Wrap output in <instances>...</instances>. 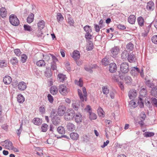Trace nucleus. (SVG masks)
Masks as SVG:
<instances>
[{
    "mask_svg": "<svg viewBox=\"0 0 157 157\" xmlns=\"http://www.w3.org/2000/svg\"><path fill=\"white\" fill-rule=\"evenodd\" d=\"M129 66L127 63L124 62L122 63L120 66V71L122 73H119V76L121 79H123L125 76V75L123 74L127 73L129 70Z\"/></svg>",
    "mask_w": 157,
    "mask_h": 157,
    "instance_id": "f257e3e1",
    "label": "nucleus"
},
{
    "mask_svg": "<svg viewBox=\"0 0 157 157\" xmlns=\"http://www.w3.org/2000/svg\"><path fill=\"white\" fill-rule=\"evenodd\" d=\"M75 112L74 110L69 109H67L64 115V119L66 121H71L75 117Z\"/></svg>",
    "mask_w": 157,
    "mask_h": 157,
    "instance_id": "f03ea898",
    "label": "nucleus"
},
{
    "mask_svg": "<svg viewBox=\"0 0 157 157\" xmlns=\"http://www.w3.org/2000/svg\"><path fill=\"white\" fill-rule=\"evenodd\" d=\"M83 95L82 94L81 91L79 89L78 90V93L80 100L82 101H86L87 100V95L86 89L85 88H82Z\"/></svg>",
    "mask_w": 157,
    "mask_h": 157,
    "instance_id": "7ed1b4c3",
    "label": "nucleus"
},
{
    "mask_svg": "<svg viewBox=\"0 0 157 157\" xmlns=\"http://www.w3.org/2000/svg\"><path fill=\"white\" fill-rule=\"evenodd\" d=\"M9 20L10 23L13 26H17L20 23L18 19L17 16L14 14H11L10 16Z\"/></svg>",
    "mask_w": 157,
    "mask_h": 157,
    "instance_id": "20e7f679",
    "label": "nucleus"
},
{
    "mask_svg": "<svg viewBox=\"0 0 157 157\" xmlns=\"http://www.w3.org/2000/svg\"><path fill=\"white\" fill-rule=\"evenodd\" d=\"M146 22L144 18L142 17H138V25L139 26L140 32H142L145 27H147L145 25Z\"/></svg>",
    "mask_w": 157,
    "mask_h": 157,
    "instance_id": "39448f33",
    "label": "nucleus"
},
{
    "mask_svg": "<svg viewBox=\"0 0 157 157\" xmlns=\"http://www.w3.org/2000/svg\"><path fill=\"white\" fill-rule=\"evenodd\" d=\"M66 107L63 105H59L57 110V113L59 116H63L66 113Z\"/></svg>",
    "mask_w": 157,
    "mask_h": 157,
    "instance_id": "423d86ee",
    "label": "nucleus"
},
{
    "mask_svg": "<svg viewBox=\"0 0 157 157\" xmlns=\"http://www.w3.org/2000/svg\"><path fill=\"white\" fill-rule=\"evenodd\" d=\"M1 144L6 149L10 150L13 147L12 143L9 140H6L1 143Z\"/></svg>",
    "mask_w": 157,
    "mask_h": 157,
    "instance_id": "0eeeda50",
    "label": "nucleus"
},
{
    "mask_svg": "<svg viewBox=\"0 0 157 157\" xmlns=\"http://www.w3.org/2000/svg\"><path fill=\"white\" fill-rule=\"evenodd\" d=\"M59 92L62 95L65 96L69 91V90L64 85H61L59 88Z\"/></svg>",
    "mask_w": 157,
    "mask_h": 157,
    "instance_id": "6e6552de",
    "label": "nucleus"
},
{
    "mask_svg": "<svg viewBox=\"0 0 157 157\" xmlns=\"http://www.w3.org/2000/svg\"><path fill=\"white\" fill-rule=\"evenodd\" d=\"M83 29L86 33L85 35V38L87 39H90L92 37V35L90 34L92 32L91 27L88 25H86L84 27Z\"/></svg>",
    "mask_w": 157,
    "mask_h": 157,
    "instance_id": "1a4fd4ad",
    "label": "nucleus"
},
{
    "mask_svg": "<svg viewBox=\"0 0 157 157\" xmlns=\"http://www.w3.org/2000/svg\"><path fill=\"white\" fill-rule=\"evenodd\" d=\"M111 56L114 58H116L120 52V48L118 46H114L110 50Z\"/></svg>",
    "mask_w": 157,
    "mask_h": 157,
    "instance_id": "9d476101",
    "label": "nucleus"
},
{
    "mask_svg": "<svg viewBox=\"0 0 157 157\" xmlns=\"http://www.w3.org/2000/svg\"><path fill=\"white\" fill-rule=\"evenodd\" d=\"M146 115L144 112H142L140 115V118L142 119V120L141 121H140L138 123H139L140 125L141 128H144L145 126L144 123L143 122L146 118ZM142 131L143 132H144L145 130L142 128Z\"/></svg>",
    "mask_w": 157,
    "mask_h": 157,
    "instance_id": "9b49d317",
    "label": "nucleus"
},
{
    "mask_svg": "<svg viewBox=\"0 0 157 157\" xmlns=\"http://www.w3.org/2000/svg\"><path fill=\"white\" fill-rule=\"evenodd\" d=\"M150 25H149L147 27H145V29H144L141 32H142L141 35L142 36L145 37L147 36L150 30Z\"/></svg>",
    "mask_w": 157,
    "mask_h": 157,
    "instance_id": "f8f14e48",
    "label": "nucleus"
},
{
    "mask_svg": "<svg viewBox=\"0 0 157 157\" xmlns=\"http://www.w3.org/2000/svg\"><path fill=\"white\" fill-rule=\"evenodd\" d=\"M109 68L110 72H115L117 70V65L114 63H111L109 65Z\"/></svg>",
    "mask_w": 157,
    "mask_h": 157,
    "instance_id": "ddd939ff",
    "label": "nucleus"
},
{
    "mask_svg": "<svg viewBox=\"0 0 157 157\" xmlns=\"http://www.w3.org/2000/svg\"><path fill=\"white\" fill-rule=\"evenodd\" d=\"M71 106L75 110H78L80 106L79 102L78 101H73Z\"/></svg>",
    "mask_w": 157,
    "mask_h": 157,
    "instance_id": "4468645a",
    "label": "nucleus"
},
{
    "mask_svg": "<svg viewBox=\"0 0 157 157\" xmlns=\"http://www.w3.org/2000/svg\"><path fill=\"white\" fill-rule=\"evenodd\" d=\"M154 8V4L153 2L150 1L147 3L146 9L147 10L152 11Z\"/></svg>",
    "mask_w": 157,
    "mask_h": 157,
    "instance_id": "2eb2a0df",
    "label": "nucleus"
},
{
    "mask_svg": "<svg viewBox=\"0 0 157 157\" xmlns=\"http://www.w3.org/2000/svg\"><path fill=\"white\" fill-rule=\"evenodd\" d=\"M82 120V115L80 113H78L76 114L75 117V121L77 123H81Z\"/></svg>",
    "mask_w": 157,
    "mask_h": 157,
    "instance_id": "dca6fc26",
    "label": "nucleus"
},
{
    "mask_svg": "<svg viewBox=\"0 0 157 157\" xmlns=\"http://www.w3.org/2000/svg\"><path fill=\"white\" fill-rule=\"evenodd\" d=\"M137 95L136 91L134 90H130L128 93V96L130 99H132L135 98Z\"/></svg>",
    "mask_w": 157,
    "mask_h": 157,
    "instance_id": "f3484780",
    "label": "nucleus"
},
{
    "mask_svg": "<svg viewBox=\"0 0 157 157\" xmlns=\"http://www.w3.org/2000/svg\"><path fill=\"white\" fill-rule=\"evenodd\" d=\"M67 128L68 131L72 132L75 130V126L72 123L69 122L67 123Z\"/></svg>",
    "mask_w": 157,
    "mask_h": 157,
    "instance_id": "a211bd4d",
    "label": "nucleus"
},
{
    "mask_svg": "<svg viewBox=\"0 0 157 157\" xmlns=\"http://www.w3.org/2000/svg\"><path fill=\"white\" fill-rule=\"evenodd\" d=\"M18 86L19 90H24L27 87L26 83L24 82H20L18 85Z\"/></svg>",
    "mask_w": 157,
    "mask_h": 157,
    "instance_id": "6ab92c4d",
    "label": "nucleus"
},
{
    "mask_svg": "<svg viewBox=\"0 0 157 157\" xmlns=\"http://www.w3.org/2000/svg\"><path fill=\"white\" fill-rule=\"evenodd\" d=\"M140 95L139 97L144 98L147 94V92L146 88H143L140 90Z\"/></svg>",
    "mask_w": 157,
    "mask_h": 157,
    "instance_id": "aec40b11",
    "label": "nucleus"
},
{
    "mask_svg": "<svg viewBox=\"0 0 157 157\" xmlns=\"http://www.w3.org/2000/svg\"><path fill=\"white\" fill-rule=\"evenodd\" d=\"M12 80L11 78L8 75L6 76L3 79L4 83L6 85L10 84L12 82Z\"/></svg>",
    "mask_w": 157,
    "mask_h": 157,
    "instance_id": "412c9836",
    "label": "nucleus"
},
{
    "mask_svg": "<svg viewBox=\"0 0 157 157\" xmlns=\"http://www.w3.org/2000/svg\"><path fill=\"white\" fill-rule=\"evenodd\" d=\"M0 15L2 18L6 16L7 11L5 7H2L0 9Z\"/></svg>",
    "mask_w": 157,
    "mask_h": 157,
    "instance_id": "4be33fe9",
    "label": "nucleus"
},
{
    "mask_svg": "<svg viewBox=\"0 0 157 157\" xmlns=\"http://www.w3.org/2000/svg\"><path fill=\"white\" fill-rule=\"evenodd\" d=\"M72 57L75 60H77L79 58L80 54L78 51L77 50L73 52Z\"/></svg>",
    "mask_w": 157,
    "mask_h": 157,
    "instance_id": "5701e85b",
    "label": "nucleus"
},
{
    "mask_svg": "<svg viewBox=\"0 0 157 157\" xmlns=\"http://www.w3.org/2000/svg\"><path fill=\"white\" fill-rule=\"evenodd\" d=\"M127 59L128 61L130 62H133L136 60V58L134 54H133V53L129 54L128 55Z\"/></svg>",
    "mask_w": 157,
    "mask_h": 157,
    "instance_id": "b1692460",
    "label": "nucleus"
},
{
    "mask_svg": "<svg viewBox=\"0 0 157 157\" xmlns=\"http://www.w3.org/2000/svg\"><path fill=\"white\" fill-rule=\"evenodd\" d=\"M58 91V88L56 86H53L51 87L50 92L52 94H56L57 93Z\"/></svg>",
    "mask_w": 157,
    "mask_h": 157,
    "instance_id": "393cba45",
    "label": "nucleus"
},
{
    "mask_svg": "<svg viewBox=\"0 0 157 157\" xmlns=\"http://www.w3.org/2000/svg\"><path fill=\"white\" fill-rule=\"evenodd\" d=\"M136 17L134 15H130L128 18V21L131 24L134 23L136 21Z\"/></svg>",
    "mask_w": 157,
    "mask_h": 157,
    "instance_id": "a878e982",
    "label": "nucleus"
},
{
    "mask_svg": "<svg viewBox=\"0 0 157 157\" xmlns=\"http://www.w3.org/2000/svg\"><path fill=\"white\" fill-rule=\"evenodd\" d=\"M33 122L35 124L39 125L42 123V120L38 118H35L33 120Z\"/></svg>",
    "mask_w": 157,
    "mask_h": 157,
    "instance_id": "bb28decb",
    "label": "nucleus"
},
{
    "mask_svg": "<svg viewBox=\"0 0 157 157\" xmlns=\"http://www.w3.org/2000/svg\"><path fill=\"white\" fill-rule=\"evenodd\" d=\"M39 56H40L41 58L43 57V59L45 60L48 61L50 59V55H44L43 53H40Z\"/></svg>",
    "mask_w": 157,
    "mask_h": 157,
    "instance_id": "cd10ccee",
    "label": "nucleus"
},
{
    "mask_svg": "<svg viewBox=\"0 0 157 157\" xmlns=\"http://www.w3.org/2000/svg\"><path fill=\"white\" fill-rule=\"evenodd\" d=\"M97 111L98 115L100 117H104L105 116V112L102 108L101 107L98 108Z\"/></svg>",
    "mask_w": 157,
    "mask_h": 157,
    "instance_id": "c85d7f7f",
    "label": "nucleus"
},
{
    "mask_svg": "<svg viewBox=\"0 0 157 157\" xmlns=\"http://www.w3.org/2000/svg\"><path fill=\"white\" fill-rule=\"evenodd\" d=\"M34 15L32 13L30 14L27 18V22L29 23H31L34 20Z\"/></svg>",
    "mask_w": 157,
    "mask_h": 157,
    "instance_id": "c756f323",
    "label": "nucleus"
},
{
    "mask_svg": "<svg viewBox=\"0 0 157 157\" xmlns=\"http://www.w3.org/2000/svg\"><path fill=\"white\" fill-rule=\"evenodd\" d=\"M71 138L74 140H76L78 139L79 138L78 135L76 133L72 132L71 133L70 135Z\"/></svg>",
    "mask_w": 157,
    "mask_h": 157,
    "instance_id": "7c9ffc66",
    "label": "nucleus"
},
{
    "mask_svg": "<svg viewBox=\"0 0 157 157\" xmlns=\"http://www.w3.org/2000/svg\"><path fill=\"white\" fill-rule=\"evenodd\" d=\"M138 105L140 108H143L144 107V100L143 98L140 97H138Z\"/></svg>",
    "mask_w": 157,
    "mask_h": 157,
    "instance_id": "2f4dec72",
    "label": "nucleus"
},
{
    "mask_svg": "<svg viewBox=\"0 0 157 157\" xmlns=\"http://www.w3.org/2000/svg\"><path fill=\"white\" fill-rule=\"evenodd\" d=\"M17 98L18 101L21 103L23 102L25 99L23 96L21 94H19L18 95Z\"/></svg>",
    "mask_w": 157,
    "mask_h": 157,
    "instance_id": "473e14b6",
    "label": "nucleus"
},
{
    "mask_svg": "<svg viewBox=\"0 0 157 157\" xmlns=\"http://www.w3.org/2000/svg\"><path fill=\"white\" fill-rule=\"evenodd\" d=\"M102 91L103 93L105 94H108L109 92V89L107 86H104L102 87Z\"/></svg>",
    "mask_w": 157,
    "mask_h": 157,
    "instance_id": "72a5a7b5",
    "label": "nucleus"
},
{
    "mask_svg": "<svg viewBox=\"0 0 157 157\" xmlns=\"http://www.w3.org/2000/svg\"><path fill=\"white\" fill-rule=\"evenodd\" d=\"M58 78L60 82H63L66 78L65 75L62 74H59L58 75Z\"/></svg>",
    "mask_w": 157,
    "mask_h": 157,
    "instance_id": "f704fd0d",
    "label": "nucleus"
},
{
    "mask_svg": "<svg viewBox=\"0 0 157 157\" xmlns=\"http://www.w3.org/2000/svg\"><path fill=\"white\" fill-rule=\"evenodd\" d=\"M144 136L148 137H151L154 136V133L153 132H147L144 133Z\"/></svg>",
    "mask_w": 157,
    "mask_h": 157,
    "instance_id": "c9c22d12",
    "label": "nucleus"
},
{
    "mask_svg": "<svg viewBox=\"0 0 157 157\" xmlns=\"http://www.w3.org/2000/svg\"><path fill=\"white\" fill-rule=\"evenodd\" d=\"M48 125L46 124H43L41 126V129L42 132H46L47 130Z\"/></svg>",
    "mask_w": 157,
    "mask_h": 157,
    "instance_id": "e433bc0d",
    "label": "nucleus"
},
{
    "mask_svg": "<svg viewBox=\"0 0 157 157\" xmlns=\"http://www.w3.org/2000/svg\"><path fill=\"white\" fill-rule=\"evenodd\" d=\"M96 66L95 65L94 67L90 66H86L85 67V70L87 71L90 72V73H91L92 72V69L94 68H95Z\"/></svg>",
    "mask_w": 157,
    "mask_h": 157,
    "instance_id": "4c0bfd02",
    "label": "nucleus"
},
{
    "mask_svg": "<svg viewBox=\"0 0 157 157\" xmlns=\"http://www.w3.org/2000/svg\"><path fill=\"white\" fill-rule=\"evenodd\" d=\"M137 72V67H132L131 73L132 75H135Z\"/></svg>",
    "mask_w": 157,
    "mask_h": 157,
    "instance_id": "58836bf2",
    "label": "nucleus"
},
{
    "mask_svg": "<svg viewBox=\"0 0 157 157\" xmlns=\"http://www.w3.org/2000/svg\"><path fill=\"white\" fill-rule=\"evenodd\" d=\"M124 79L125 82L126 83L130 84L131 83L132 81V79L129 76H126Z\"/></svg>",
    "mask_w": 157,
    "mask_h": 157,
    "instance_id": "ea45409f",
    "label": "nucleus"
},
{
    "mask_svg": "<svg viewBox=\"0 0 157 157\" xmlns=\"http://www.w3.org/2000/svg\"><path fill=\"white\" fill-rule=\"evenodd\" d=\"M89 118L91 120H95L97 118V116L93 113L90 112Z\"/></svg>",
    "mask_w": 157,
    "mask_h": 157,
    "instance_id": "a19ab883",
    "label": "nucleus"
},
{
    "mask_svg": "<svg viewBox=\"0 0 157 157\" xmlns=\"http://www.w3.org/2000/svg\"><path fill=\"white\" fill-rule=\"evenodd\" d=\"M57 130L59 133L61 134L64 133L65 132L64 128L62 126L59 127Z\"/></svg>",
    "mask_w": 157,
    "mask_h": 157,
    "instance_id": "79ce46f5",
    "label": "nucleus"
},
{
    "mask_svg": "<svg viewBox=\"0 0 157 157\" xmlns=\"http://www.w3.org/2000/svg\"><path fill=\"white\" fill-rule=\"evenodd\" d=\"M64 18L61 14L60 13H58L57 14V21H62Z\"/></svg>",
    "mask_w": 157,
    "mask_h": 157,
    "instance_id": "37998d69",
    "label": "nucleus"
},
{
    "mask_svg": "<svg viewBox=\"0 0 157 157\" xmlns=\"http://www.w3.org/2000/svg\"><path fill=\"white\" fill-rule=\"evenodd\" d=\"M36 65L39 67H42L45 65V63L44 61L43 60H39L36 62Z\"/></svg>",
    "mask_w": 157,
    "mask_h": 157,
    "instance_id": "c03bdc74",
    "label": "nucleus"
},
{
    "mask_svg": "<svg viewBox=\"0 0 157 157\" xmlns=\"http://www.w3.org/2000/svg\"><path fill=\"white\" fill-rule=\"evenodd\" d=\"M52 75L51 70L48 69L47 70L45 73V75L47 78H50L51 77Z\"/></svg>",
    "mask_w": 157,
    "mask_h": 157,
    "instance_id": "a18cd8bd",
    "label": "nucleus"
},
{
    "mask_svg": "<svg viewBox=\"0 0 157 157\" xmlns=\"http://www.w3.org/2000/svg\"><path fill=\"white\" fill-rule=\"evenodd\" d=\"M75 83L76 84L78 85L80 87H82L83 86V81L81 78H80L78 81L77 80H75Z\"/></svg>",
    "mask_w": 157,
    "mask_h": 157,
    "instance_id": "49530a36",
    "label": "nucleus"
},
{
    "mask_svg": "<svg viewBox=\"0 0 157 157\" xmlns=\"http://www.w3.org/2000/svg\"><path fill=\"white\" fill-rule=\"evenodd\" d=\"M7 65V63L6 61L5 60H2L0 61V67H6Z\"/></svg>",
    "mask_w": 157,
    "mask_h": 157,
    "instance_id": "de8ad7c7",
    "label": "nucleus"
},
{
    "mask_svg": "<svg viewBox=\"0 0 157 157\" xmlns=\"http://www.w3.org/2000/svg\"><path fill=\"white\" fill-rule=\"evenodd\" d=\"M93 48V44L92 42H90L86 45V48L88 51H90L92 50Z\"/></svg>",
    "mask_w": 157,
    "mask_h": 157,
    "instance_id": "09e8293b",
    "label": "nucleus"
},
{
    "mask_svg": "<svg viewBox=\"0 0 157 157\" xmlns=\"http://www.w3.org/2000/svg\"><path fill=\"white\" fill-rule=\"evenodd\" d=\"M44 22L43 21H40L38 24V26L40 29H43L44 26Z\"/></svg>",
    "mask_w": 157,
    "mask_h": 157,
    "instance_id": "8fccbe9b",
    "label": "nucleus"
},
{
    "mask_svg": "<svg viewBox=\"0 0 157 157\" xmlns=\"http://www.w3.org/2000/svg\"><path fill=\"white\" fill-rule=\"evenodd\" d=\"M128 52L127 50H124L121 54V58L122 59H126L127 57Z\"/></svg>",
    "mask_w": 157,
    "mask_h": 157,
    "instance_id": "3c124183",
    "label": "nucleus"
},
{
    "mask_svg": "<svg viewBox=\"0 0 157 157\" xmlns=\"http://www.w3.org/2000/svg\"><path fill=\"white\" fill-rule=\"evenodd\" d=\"M126 48L129 51H132L133 48V45L132 43H129L127 45Z\"/></svg>",
    "mask_w": 157,
    "mask_h": 157,
    "instance_id": "603ef678",
    "label": "nucleus"
},
{
    "mask_svg": "<svg viewBox=\"0 0 157 157\" xmlns=\"http://www.w3.org/2000/svg\"><path fill=\"white\" fill-rule=\"evenodd\" d=\"M151 40L153 43L157 44V35H153L151 37Z\"/></svg>",
    "mask_w": 157,
    "mask_h": 157,
    "instance_id": "864d4df0",
    "label": "nucleus"
},
{
    "mask_svg": "<svg viewBox=\"0 0 157 157\" xmlns=\"http://www.w3.org/2000/svg\"><path fill=\"white\" fill-rule=\"evenodd\" d=\"M10 63L13 64H15L18 63V60L16 57H13L10 60Z\"/></svg>",
    "mask_w": 157,
    "mask_h": 157,
    "instance_id": "5fc2aeb1",
    "label": "nucleus"
},
{
    "mask_svg": "<svg viewBox=\"0 0 157 157\" xmlns=\"http://www.w3.org/2000/svg\"><path fill=\"white\" fill-rule=\"evenodd\" d=\"M109 61L106 58H104L102 60V63L103 65L106 66L109 63Z\"/></svg>",
    "mask_w": 157,
    "mask_h": 157,
    "instance_id": "6e6d98bb",
    "label": "nucleus"
},
{
    "mask_svg": "<svg viewBox=\"0 0 157 157\" xmlns=\"http://www.w3.org/2000/svg\"><path fill=\"white\" fill-rule=\"evenodd\" d=\"M21 62L22 63H24L26 62L27 59V57L25 55L23 54L21 55Z\"/></svg>",
    "mask_w": 157,
    "mask_h": 157,
    "instance_id": "4d7b16f0",
    "label": "nucleus"
},
{
    "mask_svg": "<svg viewBox=\"0 0 157 157\" xmlns=\"http://www.w3.org/2000/svg\"><path fill=\"white\" fill-rule=\"evenodd\" d=\"M129 105L131 107L133 108H135L136 107V103L133 100L129 102Z\"/></svg>",
    "mask_w": 157,
    "mask_h": 157,
    "instance_id": "13d9d810",
    "label": "nucleus"
},
{
    "mask_svg": "<svg viewBox=\"0 0 157 157\" xmlns=\"http://www.w3.org/2000/svg\"><path fill=\"white\" fill-rule=\"evenodd\" d=\"M14 52L15 55L18 56H20L21 53L20 50L19 49H14Z\"/></svg>",
    "mask_w": 157,
    "mask_h": 157,
    "instance_id": "bf43d9fd",
    "label": "nucleus"
},
{
    "mask_svg": "<svg viewBox=\"0 0 157 157\" xmlns=\"http://www.w3.org/2000/svg\"><path fill=\"white\" fill-rule=\"evenodd\" d=\"M24 27L25 30L26 31H31L33 30L30 26L27 25H25Z\"/></svg>",
    "mask_w": 157,
    "mask_h": 157,
    "instance_id": "052dcab7",
    "label": "nucleus"
},
{
    "mask_svg": "<svg viewBox=\"0 0 157 157\" xmlns=\"http://www.w3.org/2000/svg\"><path fill=\"white\" fill-rule=\"evenodd\" d=\"M51 68L53 70H54L56 69L57 66L56 62H52L51 63Z\"/></svg>",
    "mask_w": 157,
    "mask_h": 157,
    "instance_id": "680f3d73",
    "label": "nucleus"
},
{
    "mask_svg": "<svg viewBox=\"0 0 157 157\" xmlns=\"http://www.w3.org/2000/svg\"><path fill=\"white\" fill-rule=\"evenodd\" d=\"M55 140L52 138H49L47 140L48 144L50 145H53L54 144Z\"/></svg>",
    "mask_w": 157,
    "mask_h": 157,
    "instance_id": "e2e57ef3",
    "label": "nucleus"
},
{
    "mask_svg": "<svg viewBox=\"0 0 157 157\" xmlns=\"http://www.w3.org/2000/svg\"><path fill=\"white\" fill-rule=\"evenodd\" d=\"M47 97L49 101L51 103H52L54 100L53 97L50 94H48V95Z\"/></svg>",
    "mask_w": 157,
    "mask_h": 157,
    "instance_id": "0e129e2a",
    "label": "nucleus"
},
{
    "mask_svg": "<svg viewBox=\"0 0 157 157\" xmlns=\"http://www.w3.org/2000/svg\"><path fill=\"white\" fill-rule=\"evenodd\" d=\"M59 119H57L56 120L53 119V123L55 125H58L59 123Z\"/></svg>",
    "mask_w": 157,
    "mask_h": 157,
    "instance_id": "69168bd1",
    "label": "nucleus"
},
{
    "mask_svg": "<svg viewBox=\"0 0 157 157\" xmlns=\"http://www.w3.org/2000/svg\"><path fill=\"white\" fill-rule=\"evenodd\" d=\"M151 100L153 104L157 107V99L155 98H152Z\"/></svg>",
    "mask_w": 157,
    "mask_h": 157,
    "instance_id": "338daca9",
    "label": "nucleus"
},
{
    "mask_svg": "<svg viewBox=\"0 0 157 157\" xmlns=\"http://www.w3.org/2000/svg\"><path fill=\"white\" fill-rule=\"evenodd\" d=\"M68 22L71 25H72L74 24V21L71 17H70L68 19Z\"/></svg>",
    "mask_w": 157,
    "mask_h": 157,
    "instance_id": "774afa93",
    "label": "nucleus"
}]
</instances>
